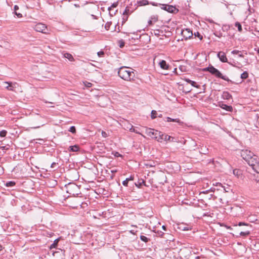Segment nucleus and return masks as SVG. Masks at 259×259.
<instances>
[{
  "label": "nucleus",
  "instance_id": "obj_18",
  "mask_svg": "<svg viewBox=\"0 0 259 259\" xmlns=\"http://www.w3.org/2000/svg\"><path fill=\"white\" fill-rule=\"evenodd\" d=\"M79 148L78 146H77L76 145H75L73 146H70L69 147V150L72 152H77L79 150Z\"/></svg>",
  "mask_w": 259,
  "mask_h": 259
},
{
  "label": "nucleus",
  "instance_id": "obj_40",
  "mask_svg": "<svg viewBox=\"0 0 259 259\" xmlns=\"http://www.w3.org/2000/svg\"><path fill=\"white\" fill-rule=\"evenodd\" d=\"M194 35L195 37H196V36L198 37L200 40H201L202 39V36L199 33V32H195L194 33Z\"/></svg>",
  "mask_w": 259,
  "mask_h": 259
},
{
  "label": "nucleus",
  "instance_id": "obj_36",
  "mask_svg": "<svg viewBox=\"0 0 259 259\" xmlns=\"http://www.w3.org/2000/svg\"><path fill=\"white\" fill-rule=\"evenodd\" d=\"M7 132L6 130H3L0 132V137H5L6 136Z\"/></svg>",
  "mask_w": 259,
  "mask_h": 259
},
{
  "label": "nucleus",
  "instance_id": "obj_20",
  "mask_svg": "<svg viewBox=\"0 0 259 259\" xmlns=\"http://www.w3.org/2000/svg\"><path fill=\"white\" fill-rule=\"evenodd\" d=\"M4 83L7 84V85L5 87L7 90L9 91H13V86L11 82H5Z\"/></svg>",
  "mask_w": 259,
  "mask_h": 259
},
{
  "label": "nucleus",
  "instance_id": "obj_55",
  "mask_svg": "<svg viewBox=\"0 0 259 259\" xmlns=\"http://www.w3.org/2000/svg\"><path fill=\"white\" fill-rule=\"evenodd\" d=\"M124 42L123 41H122V42L120 44V45H119V47H120V48H122V47H124Z\"/></svg>",
  "mask_w": 259,
  "mask_h": 259
},
{
  "label": "nucleus",
  "instance_id": "obj_38",
  "mask_svg": "<svg viewBox=\"0 0 259 259\" xmlns=\"http://www.w3.org/2000/svg\"><path fill=\"white\" fill-rule=\"evenodd\" d=\"M111 24H112L111 22H107L105 25V28L106 29V30H109Z\"/></svg>",
  "mask_w": 259,
  "mask_h": 259
},
{
  "label": "nucleus",
  "instance_id": "obj_56",
  "mask_svg": "<svg viewBox=\"0 0 259 259\" xmlns=\"http://www.w3.org/2000/svg\"><path fill=\"white\" fill-rule=\"evenodd\" d=\"M214 190V189H213V188H211L210 189L209 191H211V192H213V191H214V190ZM208 191H209V190H207V191H206L205 192H203V193H207Z\"/></svg>",
  "mask_w": 259,
  "mask_h": 259
},
{
  "label": "nucleus",
  "instance_id": "obj_32",
  "mask_svg": "<svg viewBox=\"0 0 259 259\" xmlns=\"http://www.w3.org/2000/svg\"><path fill=\"white\" fill-rule=\"evenodd\" d=\"M213 34L215 36H216L217 37H218L219 38H221L222 36H223V34L220 31H215L213 33Z\"/></svg>",
  "mask_w": 259,
  "mask_h": 259
},
{
  "label": "nucleus",
  "instance_id": "obj_50",
  "mask_svg": "<svg viewBox=\"0 0 259 259\" xmlns=\"http://www.w3.org/2000/svg\"><path fill=\"white\" fill-rule=\"evenodd\" d=\"M238 225L239 226H242V225L247 226V225H248V224H245V223H243V222H239V223H238Z\"/></svg>",
  "mask_w": 259,
  "mask_h": 259
},
{
  "label": "nucleus",
  "instance_id": "obj_15",
  "mask_svg": "<svg viewBox=\"0 0 259 259\" xmlns=\"http://www.w3.org/2000/svg\"><path fill=\"white\" fill-rule=\"evenodd\" d=\"M208 152V149L206 146H201L200 148L199 152L202 154H206Z\"/></svg>",
  "mask_w": 259,
  "mask_h": 259
},
{
  "label": "nucleus",
  "instance_id": "obj_2",
  "mask_svg": "<svg viewBox=\"0 0 259 259\" xmlns=\"http://www.w3.org/2000/svg\"><path fill=\"white\" fill-rule=\"evenodd\" d=\"M202 71L204 72L208 71L217 78H221L227 81L232 82L228 77L223 75L218 69L211 65H209L208 67L203 68Z\"/></svg>",
  "mask_w": 259,
  "mask_h": 259
},
{
  "label": "nucleus",
  "instance_id": "obj_17",
  "mask_svg": "<svg viewBox=\"0 0 259 259\" xmlns=\"http://www.w3.org/2000/svg\"><path fill=\"white\" fill-rule=\"evenodd\" d=\"M222 97L224 99L229 100L232 97V96L228 92H224Z\"/></svg>",
  "mask_w": 259,
  "mask_h": 259
},
{
  "label": "nucleus",
  "instance_id": "obj_54",
  "mask_svg": "<svg viewBox=\"0 0 259 259\" xmlns=\"http://www.w3.org/2000/svg\"><path fill=\"white\" fill-rule=\"evenodd\" d=\"M115 156L116 157H120L121 156V155L120 154H119L118 152H116L115 154Z\"/></svg>",
  "mask_w": 259,
  "mask_h": 259
},
{
  "label": "nucleus",
  "instance_id": "obj_48",
  "mask_svg": "<svg viewBox=\"0 0 259 259\" xmlns=\"http://www.w3.org/2000/svg\"><path fill=\"white\" fill-rule=\"evenodd\" d=\"M57 164L56 162H53L51 165V168H54L56 167V165Z\"/></svg>",
  "mask_w": 259,
  "mask_h": 259
},
{
  "label": "nucleus",
  "instance_id": "obj_19",
  "mask_svg": "<svg viewBox=\"0 0 259 259\" xmlns=\"http://www.w3.org/2000/svg\"><path fill=\"white\" fill-rule=\"evenodd\" d=\"M108 10L109 11V14L111 17H113L116 14L117 12V10H114V9H112L111 8H108Z\"/></svg>",
  "mask_w": 259,
  "mask_h": 259
},
{
  "label": "nucleus",
  "instance_id": "obj_25",
  "mask_svg": "<svg viewBox=\"0 0 259 259\" xmlns=\"http://www.w3.org/2000/svg\"><path fill=\"white\" fill-rule=\"evenodd\" d=\"M233 174L237 177H239V176L241 174V170L238 169H235L233 170Z\"/></svg>",
  "mask_w": 259,
  "mask_h": 259
},
{
  "label": "nucleus",
  "instance_id": "obj_23",
  "mask_svg": "<svg viewBox=\"0 0 259 259\" xmlns=\"http://www.w3.org/2000/svg\"><path fill=\"white\" fill-rule=\"evenodd\" d=\"M130 126H131V127L129 128V131L131 132H133V133H135L141 135L142 137H143L144 138H145V137L143 135L141 134L139 132H136V130H135V128L133 127V125H131Z\"/></svg>",
  "mask_w": 259,
  "mask_h": 259
},
{
  "label": "nucleus",
  "instance_id": "obj_43",
  "mask_svg": "<svg viewBox=\"0 0 259 259\" xmlns=\"http://www.w3.org/2000/svg\"><path fill=\"white\" fill-rule=\"evenodd\" d=\"M97 55L99 57H102L104 55V52L103 51L98 52L97 53Z\"/></svg>",
  "mask_w": 259,
  "mask_h": 259
},
{
  "label": "nucleus",
  "instance_id": "obj_11",
  "mask_svg": "<svg viewBox=\"0 0 259 259\" xmlns=\"http://www.w3.org/2000/svg\"><path fill=\"white\" fill-rule=\"evenodd\" d=\"M159 65L160 68L164 70H168L169 69V66L166 63L165 60H161L159 63Z\"/></svg>",
  "mask_w": 259,
  "mask_h": 259
},
{
  "label": "nucleus",
  "instance_id": "obj_14",
  "mask_svg": "<svg viewBox=\"0 0 259 259\" xmlns=\"http://www.w3.org/2000/svg\"><path fill=\"white\" fill-rule=\"evenodd\" d=\"M63 56L64 58L68 59L70 61H73L74 60L73 57L70 53H64L63 54Z\"/></svg>",
  "mask_w": 259,
  "mask_h": 259
},
{
  "label": "nucleus",
  "instance_id": "obj_44",
  "mask_svg": "<svg viewBox=\"0 0 259 259\" xmlns=\"http://www.w3.org/2000/svg\"><path fill=\"white\" fill-rule=\"evenodd\" d=\"M101 135H102V137L104 138H106L108 137V134L106 133V132H105L103 131H102Z\"/></svg>",
  "mask_w": 259,
  "mask_h": 259
},
{
  "label": "nucleus",
  "instance_id": "obj_31",
  "mask_svg": "<svg viewBox=\"0 0 259 259\" xmlns=\"http://www.w3.org/2000/svg\"><path fill=\"white\" fill-rule=\"evenodd\" d=\"M140 6H146L149 4V2L147 0H142L139 2Z\"/></svg>",
  "mask_w": 259,
  "mask_h": 259
},
{
  "label": "nucleus",
  "instance_id": "obj_61",
  "mask_svg": "<svg viewBox=\"0 0 259 259\" xmlns=\"http://www.w3.org/2000/svg\"><path fill=\"white\" fill-rule=\"evenodd\" d=\"M158 234L161 236H162V235L164 234V233L163 232H162L161 231H160V233H158Z\"/></svg>",
  "mask_w": 259,
  "mask_h": 259
},
{
  "label": "nucleus",
  "instance_id": "obj_24",
  "mask_svg": "<svg viewBox=\"0 0 259 259\" xmlns=\"http://www.w3.org/2000/svg\"><path fill=\"white\" fill-rule=\"evenodd\" d=\"M16 183L14 181H9L6 183V186L7 187H12L14 186Z\"/></svg>",
  "mask_w": 259,
  "mask_h": 259
},
{
  "label": "nucleus",
  "instance_id": "obj_16",
  "mask_svg": "<svg viewBox=\"0 0 259 259\" xmlns=\"http://www.w3.org/2000/svg\"><path fill=\"white\" fill-rule=\"evenodd\" d=\"M134 180V177L131 176L129 178H126L125 180L122 182V185L124 186H127L128 183L130 181Z\"/></svg>",
  "mask_w": 259,
  "mask_h": 259
},
{
  "label": "nucleus",
  "instance_id": "obj_26",
  "mask_svg": "<svg viewBox=\"0 0 259 259\" xmlns=\"http://www.w3.org/2000/svg\"><path fill=\"white\" fill-rule=\"evenodd\" d=\"M157 116V113L155 110H152L151 113V117L152 119H155Z\"/></svg>",
  "mask_w": 259,
  "mask_h": 259
},
{
  "label": "nucleus",
  "instance_id": "obj_45",
  "mask_svg": "<svg viewBox=\"0 0 259 259\" xmlns=\"http://www.w3.org/2000/svg\"><path fill=\"white\" fill-rule=\"evenodd\" d=\"M127 19H128V16L127 15H123V17L122 18V23H125L127 20Z\"/></svg>",
  "mask_w": 259,
  "mask_h": 259
},
{
  "label": "nucleus",
  "instance_id": "obj_21",
  "mask_svg": "<svg viewBox=\"0 0 259 259\" xmlns=\"http://www.w3.org/2000/svg\"><path fill=\"white\" fill-rule=\"evenodd\" d=\"M132 13V11H130V8L128 7H126L123 11L122 14L123 15H127L128 16Z\"/></svg>",
  "mask_w": 259,
  "mask_h": 259
},
{
  "label": "nucleus",
  "instance_id": "obj_4",
  "mask_svg": "<svg viewBox=\"0 0 259 259\" xmlns=\"http://www.w3.org/2000/svg\"><path fill=\"white\" fill-rule=\"evenodd\" d=\"M145 133L151 138L156 139L157 138L158 134H160V132L153 128L146 127Z\"/></svg>",
  "mask_w": 259,
  "mask_h": 259
},
{
  "label": "nucleus",
  "instance_id": "obj_30",
  "mask_svg": "<svg viewBox=\"0 0 259 259\" xmlns=\"http://www.w3.org/2000/svg\"><path fill=\"white\" fill-rule=\"evenodd\" d=\"M140 239L142 241H144L145 243L148 242L149 240V238H148L147 237H146L144 235H141Z\"/></svg>",
  "mask_w": 259,
  "mask_h": 259
},
{
  "label": "nucleus",
  "instance_id": "obj_12",
  "mask_svg": "<svg viewBox=\"0 0 259 259\" xmlns=\"http://www.w3.org/2000/svg\"><path fill=\"white\" fill-rule=\"evenodd\" d=\"M166 121L167 122H176L178 123L179 124H182L183 123V122L181 121L179 118H171L169 117H167L166 118Z\"/></svg>",
  "mask_w": 259,
  "mask_h": 259
},
{
  "label": "nucleus",
  "instance_id": "obj_28",
  "mask_svg": "<svg viewBox=\"0 0 259 259\" xmlns=\"http://www.w3.org/2000/svg\"><path fill=\"white\" fill-rule=\"evenodd\" d=\"M222 30L224 32L227 31L230 29V26L229 25L224 24L222 27Z\"/></svg>",
  "mask_w": 259,
  "mask_h": 259
},
{
  "label": "nucleus",
  "instance_id": "obj_39",
  "mask_svg": "<svg viewBox=\"0 0 259 259\" xmlns=\"http://www.w3.org/2000/svg\"><path fill=\"white\" fill-rule=\"evenodd\" d=\"M69 131L73 134L75 133H76L75 127L74 126H71L69 130Z\"/></svg>",
  "mask_w": 259,
  "mask_h": 259
},
{
  "label": "nucleus",
  "instance_id": "obj_10",
  "mask_svg": "<svg viewBox=\"0 0 259 259\" xmlns=\"http://www.w3.org/2000/svg\"><path fill=\"white\" fill-rule=\"evenodd\" d=\"M219 106L227 111L232 112L233 111V107L231 106L227 105L224 103H220Z\"/></svg>",
  "mask_w": 259,
  "mask_h": 259
},
{
  "label": "nucleus",
  "instance_id": "obj_35",
  "mask_svg": "<svg viewBox=\"0 0 259 259\" xmlns=\"http://www.w3.org/2000/svg\"><path fill=\"white\" fill-rule=\"evenodd\" d=\"M249 234H250V231H244V232L242 231L240 233V235L242 236H246Z\"/></svg>",
  "mask_w": 259,
  "mask_h": 259
},
{
  "label": "nucleus",
  "instance_id": "obj_60",
  "mask_svg": "<svg viewBox=\"0 0 259 259\" xmlns=\"http://www.w3.org/2000/svg\"><path fill=\"white\" fill-rule=\"evenodd\" d=\"M175 138L171 137V138L170 141H171V142H175L176 141L175 140Z\"/></svg>",
  "mask_w": 259,
  "mask_h": 259
},
{
  "label": "nucleus",
  "instance_id": "obj_52",
  "mask_svg": "<svg viewBox=\"0 0 259 259\" xmlns=\"http://www.w3.org/2000/svg\"><path fill=\"white\" fill-rule=\"evenodd\" d=\"M137 232V231H135L134 230H131L130 231V232L132 234H135Z\"/></svg>",
  "mask_w": 259,
  "mask_h": 259
},
{
  "label": "nucleus",
  "instance_id": "obj_3",
  "mask_svg": "<svg viewBox=\"0 0 259 259\" xmlns=\"http://www.w3.org/2000/svg\"><path fill=\"white\" fill-rule=\"evenodd\" d=\"M240 155L242 158L245 160L249 165L252 162H254L257 158V156L254 155L251 151L247 149L241 150Z\"/></svg>",
  "mask_w": 259,
  "mask_h": 259
},
{
  "label": "nucleus",
  "instance_id": "obj_34",
  "mask_svg": "<svg viewBox=\"0 0 259 259\" xmlns=\"http://www.w3.org/2000/svg\"><path fill=\"white\" fill-rule=\"evenodd\" d=\"M171 138V136L167 135L164 134V137L163 138V140H164L165 141H170Z\"/></svg>",
  "mask_w": 259,
  "mask_h": 259
},
{
  "label": "nucleus",
  "instance_id": "obj_49",
  "mask_svg": "<svg viewBox=\"0 0 259 259\" xmlns=\"http://www.w3.org/2000/svg\"><path fill=\"white\" fill-rule=\"evenodd\" d=\"M151 19L153 21V22H156L157 21V17H151Z\"/></svg>",
  "mask_w": 259,
  "mask_h": 259
},
{
  "label": "nucleus",
  "instance_id": "obj_5",
  "mask_svg": "<svg viewBox=\"0 0 259 259\" xmlns=\"http://www.w3.org/2000/svg\"><path fill=\"white\" fill-rule=\"evenodd\" d=\"M34 29L37 32H40L43 33H48V29L47 26L42 23H39L35 25Z\"/></svg>",
  "mask_w": 259,
  "mask_h": 259
},
{
  "label": "nucleus",
  "instance_id": "obj_64",
  "mask_svg": "<svg viewBox=\"0 0 259 259\" xmlns=\"http://www.w3.org/2000/svg\"><path fill=\"white\" fill-rule=\"evenodd\" d=\"M70 185H71V186H73V187H76V185H74V184H71Z\"/></svg>",
  "mask_w": 259,
  "mask_h": 259
},
{
  "label": "nucleus",
  "instance_id": "obj_46",
  "mask_svg": "<svg viewBox=\"0 0 259 259\" xmlns=\"http://www.w3.org/2000/svg\"><path fill=\"white\" fill-rule=\"evenodd\" d=\"M15 14L18 17L21 18L22 17V15L21 13H17V12H15Z\"/></svg>",
  "mask_w": 259,
  "mask_h": 259
},
{
  "label": "nucleus",
  "instance_id": "obj_37",
  "mask_svg": "<svg viewBox=\"0 0 259 259\" xmlns=\"http://www.w3.org/2000/svg\"><path fill=\"white\" fill-rule=\"evenodd\" d=\"M118 2H114V3H113L112 4V5L111 6L109 7L108 8H111V9H113L116 8L118 6Z\"/></svg>",
  "mask_w": 259,
  "mask_h": 259
},
{
  "label": "nucleus",
  "instance_id": "obj_13",
  "mask_svg": "<svg viewBox=\"0 0 259 259\" xmlns=\"http://www.w3.org/2000/svg\"><path fill=\"white\" fill-rule=\"evenodd\" d=\"M185 81H186L187 82L190 83L191 84L192 86L194 87H195L196 88H199L200 87V85H197L196 84V82L194 81H192L191 80V79H189V78H185L184 79Z\"/></svg>",
  "mask_w": 259,
  "mask_h": 259
},
{
  "label": "nucleus",
  "instance_id": "obj_51",
  "mask_svg": "<svg viewBox=\"0 0 259 259\" xmlns=\"http://www.w3.org/2000/svg\"><path fill=\"white\" fill-rule=\"evenodd\" d=\"M227 63H228L230 65H232V66H234V67H235V66H235V62H234V61H233V62H228H228H227Z\"/></svg>",
  "mask_w": 259,
  "mask_h": 259
},
{
  "label": "nucleus",
  "instance_id": "obj_8",
  "mask_svg": "<svg viewBox=\"0 0 259 259\" xmlns=\"http://www.w3.org/2000/svg\"><path fill=\"white\" fill-rule=\"evenodd\" d=\"M217 56L221 62L223 63L228 62L227 58L224 52H219L217 54Z\"/></svg>",
  "mask_w": 259,
  "mask_h": 259
},
{
  "label": "nucleus",
  "instance_id": "obj_53",
  "mask_svg": "<svg viewBox=\"0 0 259 259\" xmlns=\"http://www.w3.org/2000/svg\"><path fill=\"white\" fill-rule=\"evenodd\" d=\"M190 229H189V227H184L183 229H182V230L183 231H188V230H189Z\"/></svg>",
  "mask_w": 259,
  "mask_h": 259
},
{
  "label": "nucleus",
  "instance_id": "obj_7",
  "mask_svg": "<svg viewBox=\"0 0 259 259\" xmlns=\"http://www.w3.org/2000/svg\"><path fill=\"white\" fill-rule=\"evenodd\" d=\"M181 34L186 40L190 38L193 35L192 31L189 28L182 29Z\"/></svg>",
  "mask_w": 259,
  "mask_h": 259
},
{
  "label": "nucleus",
  "instance_id": "obj_9",
  "mask_svg": "<svg viewBox=\"0 0 259 259\" xmlns=\"http://www.w3.org/2000/svg\"><path fill=\"white\" fill-rule=\"evenodd\" d=\"M249 165H250L252 169L257 173L259 174V162L257 158L254 162H252Z\"/></svg>",
  "mask_w": 259,
  "mask_h": 259
},
{
  "label": "nucleus",
  "instance_id": "obj_22",
  "mask_svg": "<svg viewBox=\"0 0 259 259\" xmlns=\"http://www.w3.org/2000/svg\"><path fill=\"white\" fill-rule=\"evenodd\" d=\"M164 137V134H162V132H160V134H158L157 135V138L156 139V140L160 142H161L163 140V138Z\"/></svg>",
  "mask_w": 259,
  "mask_h": 259
},
{
  "label": "nucleus",
  "instance_id": "obj_62",
  "mask_svg": "<svg viewBox=\"0 0 259 259\" xmlns=\"http://www.w3.org/2000/svg\"><path fill=\"white\" fill-rule=\"evenodd\" d=\"M162 228L164 230H166V226H164V225H163L162 227Z\"/></svg>",
  "mask_w": 259,
  "mask_h": 259
},
{
  "label": "nucleus",
  "instance_id": "obj_41",
  "mask_svg": "<svg viewBox=\"0 0 259 259\" xmlns=\"http://www.w3.org/2000/svg\"><path fill=\"white\" fill-rule=\"evenodd\" d=\"M84 84L85 87H88V88H90V87H91L92 85V83L90 82H88V81H85L84 82Z\"/></svg>",
  "mask_w": 259,
  "mask_h": 259
},
{
  "label": "nucleus",
  "instance_id": "obj_33",
  "mask_svg": "<svg viewBox=\"0 0 259 259\" xmlns=\"http://www.w3.org/2000/svg\"><path fill=\"white\" fill-rule=\"evenodd\" d=\"M58 241H59L58 239L55 240L53 243L51 245V248H55L58 244Z\"/></svg>",
  "mask_w": 259,
  "mask_h": 259
},
{
  "label": "nucleus",
  "instance_id": "obj_6",
  "mask_svg": "<svg viewBox=\"0 0 259 259\" xmlns=\"http://www.w3.org/2000/svg\"><path fill=\"white\" fill-rule=\"evenodd\" d=\"M161 8L169 13H176L179 12V10L172 5L163 4Z\"/></svg>",
  "mask_w": 259,
  "mask_h": 259
},
{
  "label": "nucleus",
  "instance_id": "obj_1",
  "mask_svg": "<svg viewBox=\"0 0 259 259\" xmlns=\"http://www.w3.org/2000/svg\"><path fill=\"white\" fill-rule=\"evenodd\" d=\"M133 69H128V68L125 66H122L119 68L118 74L119 76L126 81H131L134 80L135 77V73L133 71Z\"/></svg>",
  "mask_w": 259,
  "mask_h": 259
},
{
  "label": "nucleus",
  "instance_id": "obj_63",
  "mask_svg": "<svg viewBox=\"0 0 259 259\" xmlns=\"http://www.w3.org/2000/svg\"><path fill=\"white\" fill-rule=\"evenodd\" d=\"M239 57H243V55L242 54H239Z\"/></svg>",
  "mask_w": 259,
  "mask_h": 259
},
{
  "label": "nucleus",
  "instance_id": "obj_29",
  "mask_svg": "<svg viewBox=\"0 0 259 259\" xmlns=\"http://www.w3.org/2000/svg\"><path fill=\"white\" fill-rule=\"evenodd\" d=\"M235 26L238 29V30L240 32H241L242 31V26H241V24L238 22H236L235 23Z\"/></svg>",
  "mask_w": 259,
  "mask_h": 259
},
{
  "label": "nucleus",
  "instance_id": "obj_47",
  "mask_svg": "<svg viewBox=\"0 0 259 259\" xmlns=\"http://www.w3.org/2000/svg\"><path fill=\"white\" fill-rule=\"evenodd\" d=\"M239 53V51L236 50H233L231 52V53L233 54H237Z\"/></svg>",
  "mask_w": 259,
  "mask_h": 259
},
{
  "label": "nucleus",
  "instance_id": "obj_42",
  "mask_svg": "<svg viewBox=\"0 0 259 259\" xmlns=\"http://www.w3.org/2000/svg\"><path fill=\"white\" fill-rule=\"evenodd\" d=\"M145 182L144 180H142V182H139L138 184L135 183L136 186L140 188L143 184H144Z\"/></svg>",
  "mask_w": 259,
  "mask_h": 259
},
{
  "label": "nucleus",
  "instance_id": "obj_57",
  "mask_svg": "<svg viewBox=\"0 0 259 259\" xmlns=\"http://www.w3.org/2000/svg\"><path fill=\"white\" fill-rule=\"evenodd\" d=\"M14 9L15 12H16V11L19 9V7L17 5H15Z\"/></svg>",
  "mask_w": 259,
  "mask_h": 259
},
{
  "label": "nucleus",
  "instance_id": "obj_59",
  "mask_svg": "<svg viewBox=\"0 0 259 259\" xmlns=\"http://www.w3.org/2000/svg\"><path fill=\"white\" fill-rule=\"evenodd\" d=\"M153 22V21L151 19L149 20V21H148V23H149V25L152 24Z\"/></svg>",
  "mask_w": 259,
  "mask_h": 259
},
{
  "label": "nucleus",
  "instance_id": "obj_27",
  "mask_svg": "<svg viewBox=\"0 0 259 259\" xmlns=\"http://www.w3.org/2000/svg\"><path fill=\"white\" fill-rule=\"evenodd\" d=\"M248 77L247 72L244 71L241 74V78L243 79H246Z\"/></svg>",
  "mask_w": 259,
  "mask_h": 259
},
{
  "label": "nucleus",
  "instance_id": "obj_58",
  "mask_svg": "<svg viewBox=\"0 0 259 259\" xmlns=\"http://www.w3.org/2000/svg\"><path fill=\"white\" fill-rule=\"evenodd\" d=\"M216 186H221V187L222 188H224V187L222 186V184L221 183H217L216 184H215Z\"/></svg>",
  "mask_w": 259,
  "mask_h": 259
}]
</instances>
